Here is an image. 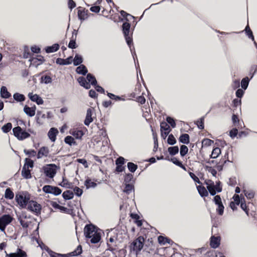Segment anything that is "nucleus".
I'll list each match as a JSON object with an SVG mask.
<instances>
[{
    "label": "nucleus",
    "instance_id": "obj_5",
    "mask_svg": "<svg viewBox=\"0 0 257 257\" xmlns=\"http://www.w3.org/2000/svg\"><path fill=\"white\" fill-rule=\"evenodd\" d=\"M207 188L211 195H215L216 192H220L221 191L222 189L220 186V182L214 184V182L212 181H208L206 183Z\"/></svg>",
    "mask_w": 257,
    "mask_h": 257
},
{
    "label": "nucleus",
    "instance_id": "obj_4",
    "mask_svg": "<svg viewBox=\"0 0 257 257\" xmlns=\"http://www.w3.org/2000/svg\"><path fill=\"white\" fill-rule=\"evenodd\" d=\"M145 239L142 236H139L131 244V249L135 251L136 254L141 250L143 248L144 244Z\"/></svg>",
    "mask_w": 257,
    "mask_h": 257
},
{
    "label": "nucleus",
    "instance_id": "obj_13",
    "mask_svg": "<svg viewBox=\"0 0 257 257\" xmlns=\"http://www.w3.org/2000/svg\"><path fill=\"white\" fill-rule=\"evenodd\" d=\"M70 134L72 135L75 139L81 140L84 133L82 130H78L77 128H73L70 130Z\"/></svg>",
    "mask_w": 257,
    "mask_h": 257
},
{
    "label": "nucleus",
    "instance_id": "obj_41",
    "mask_svg": "<svg viewBox=\"0 0 257 257\" xmlns=\"http://www.w3.org/2000/svg\"><path fill=\"white\" fill-rule=\"evenodd\" d=\"M249 83V79L248 77L244 78L241 82V87L244 90L246 89L248 86Z\"/></svg>",
    "mask_w": 257,
    "mask_h": 257
},
{
    "label": "nucleus",
    "instance_id": "obj_38",
    "mask_svg": "<svg viewBox=\"0 0 257 257\" xmlns=\"http://www.w3.org/2000/svg\"><path fill=\"white\" fill-rule=\"evenodd\" d=\"M243 192L247 198L250 199L254 197V193L252 191H247L245 189H244Z\"/></svg>",
    "mask_w": 257,
    "mask_h": 257
},
{
    "label": "nucleus",
    "instance_id": "obj_56",
    "mask_svg": "<svg viewBox=\"0 0 257 257\" xmlns=\"http://www.w3.org/2000/svg\"><path fill=\"white\" fill-rule=\"evenodd\" d=\"M168 143L170 145H174L176 143V139L172 135H170L168 138Z\"/></svg>",
    "mask_w": 257,
    "mask_h": 257
},
{
    "label": "nucleus",
    "instance_id": "obj_37",
    "mask_svg": "<svg viewBox=\"0 0 257 257\" xmlns=\"http://www.w3.org/2000/svg\"><path fill=\"white\" fill-rule=\"evenodd\" d=\"M14 194L10 188H7L5 191V197L6 198L12 199L14 198Z\"/></svg>",
    "mask_w": 257,
    "mask_h": 257
},
{
    "label": "nucleus",
    "instance_id": "obj_15",
    "mask_svg": "<svg viewBox=\"0 0 257 257\" xmlns=\"http://www.w3.org/2000/svg\"><path fill=\"white\" fill-rule=\"evenodd\" d=\"M58 131L57 128L52 127L50 128L48 133V136L51 141L53 142L56 140V136L58 134Z\"/></svg>",
    "mask_w": 257,
    "mask_h": 257
},
{
    "label": "nucleus",
    "instance_id": "obj_27",
    "mask_svg": "<svg viewBox=\"0 0 257 257\" xmlns=\"http://www.w3.org/2000/svg\"><path fill=\"white\" fill-rule=\"evenodd\" d=\"M19 220L23 227L27 228L29 226L30 222L24 219V214L20 216Z\"/></svg>",
    "mask_w": 257,
    "mask_h": 257
},
{
    "label": "nucleus",
    "instance_id": "obj_32",
    "mask_svg": "<svg viewBox=\"0 0 257 257\" xmlns=\"http://www.w3.org/2000/svg\"><path fill=\"white\" fill-rule=\"evenodd\" d=\"M159 243L161 245H165L166 243H170V239L162 236H159L158 238Z\"/></svg>",
    "mask_w": 257,
    "mask_h": 257
},
{
    "label": "nucleus",
    "instance_id": "obj_3",
    "mask_svg": "<svg viewBox=\"0 0 257 257\" xmlns=\"http://www.w3.org/2000/svg\"><path fill=\"white\" fill-rule=\"evenodd\" d=\"M16 200L21 207L25 208L30 201V195L26 192L19 193L16 195Z\"/></svg>",
    "mask_w": 257,
    "mask_h": 257
},
{
    "label": "nucleus",
    "instance_id": "obj_2",
    "mask_svg": "<svg viewBox=\"0 0 257 257\" xmlns=\"http://www.w3.org/2000/svg\"><path fill=\"white\" fill-rule=\"evenodd\" d=\"M60 167L54 164H47L43 166V170L45 176L52 179L54 177Z\"/></svg>",
    "mask_w": 257,
    "mask_h": 257
},
{
    "label": "nucleus",
    "instance_id": "obj_26",
    "mask_svg": "<svg viewBox=\"0 0 257 257\" xmlns=\"http://www.w3.org/2000/svg\"><path fill=\"white\" fill-rule=\"evenodd\" d=\"M62 196L65 199L69 200L73 198L74 193L70 190H67L63 192Z\"/></svg>",
    "mask_w": 257,
    "mask_h": 257
},
{
    "label": "nucleus",
    "instance_id": "obj_49",
    "mask_svg": "<svg viewBox=\"0 0 257 257\" xmlns=\"http://www.w3.org/2000/svg\"><path fill=\"white\" fill-rule=\"evenodd\" d=\"M196 124L197 125L198 128L199 129L202 130L204 128V117H201L199 120H197L196 122Z\"/></svg>",
    "mask_w": 257,
    "mask_h": 257
},
{
    "label": "nucleus",
    "instance_id": "obj_1",
    "mask_svg": "<svg viewBox=\"0 0 257 257\" xmlns=\"http://www.w3.org/2000/svg\"><path fill=\"white\" fill-rule=\"evenodd\" d=\"M84 232L86 237L90 238L92 243L98 242L101 239L100 231L92 224L87 225L84 229Z\"/></svg>",
    "mask_w": 257,
    "mask_h": 257
},
{
    "label": "nucleus",
    "instance_id": "obj_36",
    "mask_svg": "<svg viewBox=\"0 0 257 257\" xmlns=\"http://www.w3.org/2000/svg\"><path fill=\"white\" fill-rule=\"evenodd\" d=\"M82 62V58L81 56L77 54L75 55L74 60L73 64L74 65L77 66L80 64Z\"/></svg>",
    "mask_w": 257,
    "mask_h": 257
},
{
    "label": "nucleus",
    "instance_id": "obj_11",
    "mask_svg": "<svg viewBox=\"0 0 257 257\" xmlns=\"http://www.w3.org/2000/svg\"><path fill=\"white\" fill-rule=\"evenodd\" d=\"M27 206L28 209L32 212H35L37 214L40 212L41 209V205L35 201L30 200Z\"/></svg>",
    "mask_w": 257,
    "mask_h": 257
},
{
    "label": "nucleus",
    "instance_id": "obj_58",
    "mask_svg": "<svg viewBox=\"0 0 257 257\" xmlns=\"http://www.w3.org/2000/svg\"><path fill=\"white\" fill-rule=\"evenodd\" d=\"M167 121L168 123L170 124L172 127H175L176 126V123L174 119L171 117H168L167 118Z\"/></svg>",
    "mask_w": 257,
    "mask_h": 257
},
{
    "label": "nucleus",
    "instance_id": "obj_46",
    "mask_svg": "<svg viewBox=\"0 0 257 257\" xmlns=\"http://www.w3.org/2000/svg\"><path fill=\"white\" fill-rule=\"evenodd\" d=\"M188 147L185 145H182L180 148V155L181 156H184L188 152Z\"/></svg>",
    "mask_w": 257,
    "mask_h": 257
},
{
    "label": "nucleus",
    "instance_id": "obj_31",
    "mask_svg": "<svg viewBox=\"0 0 257 257\" xmlns=\"http://www.w3.org/2000/svg\"><path fill=\"white\" fill-rule=\"evenodd\" d=\"M161 130L162 131V135H163V130L164 131H167V133H169L171 130L170 128L169 125L165 122H162L161 123Z\"/></svg>",
    "mask_w": 257,
    "mask_h": 257
},
{
    "label": "nucleus",
    "instance_id": "obj_25",
    "mask_svg": "<svg viewBox=\"0 0 257 257\" xmlns=\"http://www.w3.org/2000/svg\"><path fill=\"white\" fill-rule=\"evenodd\" d=\"M77 73L85 75L87 72L86 67L83 65H80L77 67L76 70Z\"/></svg>",
    "mask_w": 257,
    "mask_h": 257
},
{
    "label": "nucleus",
    "instance_id": "obj_20",
    "mask_svg": "<svg viewBox=\"0 0 257 257\" xmlns=\"http://www.w3.org/2000/svg\"><path fill=\"white\" fill-rule=\"evenodd\" d=\"M92 110L90 108H89L87 110L86 116L84 120V124L86 125H89V124L93 121V119L92 118Z\"/></svg>",
    "mask_w": 257,
    "mask_h": 257
},
{
    "label": "nucleus",
    "instance_id": "obj_8",
    "mask_svg": "<svg viewBox=\"0 0 257 257\" xmlns=\"http://www.w3.org/2000/svg\"><path fill=\"white\" fill-rule=\"evenodd\" d=\"M130 24L128 23H124L122 25V30L125 38L126 43L128 46H130L132 43V39L130 36H129V32L130 29Z\"/></svg>",
    "mask_w": 257,
    "mask_h": 257
},
{
    "label": "nucleus",
    "instance_id": "obj_44",
    "mask_svg": "<svg viewBox=\"0 0 257 257\" xmlns=\"http://www.w3.org/2000/svg\"><path fill=\"white\" fill-rule=\"evenodd\" d=\"M12 127V125L11 123L9 122L2 126V130L4 133H8L11 130Z\"/></svg>",
    "mask_w": 257,
    "mask_h": 257
},
{
    "label": "nucleus",
    "instance_id": "obj_57",
    "mask_svg": "<svg viewBox=\"0 0 257 257\" xmlns=\"http://www.w3.org/2000/svg\"><path fill=\"white\" fill-rule=\"evenodd\" d=\"M206 169L210 172L213 176H215L217 174V171L214 169L212 168L211 166H206Z\"/></svg>",
    "mask_w": 257,
    "mask_h": 257
},
{
    "label": "nucleus",
    "instance_id": "obj_62",
    "mask_svg": "<svg viewBox=\"0 0 257 257\" xmlns=\"http://www.w3.org/2000/svg\"><path fill=\"white\" fill-rule=\"evenodd\" d=\"M240 207L241 209L245 212L246 214L248 215V210L247 209L246 205L244 202H243L242 201H241Z\"/></svg>",
    "mask_w": 257,
    "mask_h": 257
},
{
    "label": "nucleus",
    "instance_id": "obj_12",
    "mask_svg": "<svg viewBox=\"0 0 257 257\" xmlns=\"http://www.w3.org/2000/svg\"><path fill=\"white\" fill-rule=\"evenodd\" d=\"M49 150L48 147H41L38 151L37 154V158L41 159L44 157H47L49 156Z\"/></svg>",
    "mask_w": 257,
    "mask_h": 257
},
{
    "label": "nucleus",
    "instance_id": "obj_64",
    "mask_svg": "<svg viewBox=\"0 0 257 257\" xmlns=\"http://www.w3.org/2000/svg\"><path fill=\"white\" fill-rule=\"evenodd\" d=\"M244 92L241 89H238L236 92V95L237 97L240 98L243 95Z\"/></svg>",
    "mask_w": 257,
    "mask_h": 257
},
{
    "label": "nucleus",
    "instance_id": "obj_48",
    "mask_svg": "<svg viewBox=\"0 0 257 257\" xmlns=\"http://www.w3.org/2000/svg\"><path fill=\"white\" fill-rule=\"evenodd\" d=\"M209 256L212 257H225L222 253L220 252H209Z\"/></svg>",
    "mask_w": 257,
    "mask_h": 257
},
{
    "label": "nucleus",
    "instance_id": "obj_22",
    "mask_svg": "<svg viewBox=\"0 0 257 257\" xmlns=\"http://www.w3.org/2000/svg\"><path fill=\"white\" fill-rule=\"evenodd\" d=\"M59 48V45L58 44H54L51 46L47 47L46 48V51L48 53H53L57 51Z\"/></svg>",
    "mask_w": 257,
    "mask_h": 257
},
{
    "label": "nucleus",
    "instance_id": "obj_16",
    "mask_svg": "<svg viewBox=\"0 0 257 257\" xmlns=\"http://www.w3.org/2000/svg\"><path fill=\"white\" fill-rule=\"evenodd\" d=\"M7 256L8 257H26V253L21 249L18 248L16 252L10 254L7 253Z\"/></svg>",
    "mask_w": 257,
    "mask_h": 257
},
{
    "label": "nucleus",
    "instance_id": "obj_54",
    "mask_svg": "<svg viewBox=\"0 0 257 257\" xmlns=\"http://www.w3.org/2000/svg\"><path fill=\"white\" fill-rule=\"evenodd\" d=\"M53 206L55 208L59 209V210H60L62 211L66 212L67 210V208H66V207H64V206H60V205H59V204H58L56 203H53Z\"/></svg>",
    "mask_w": 257,
    "mask_h": 257
},
{
    "label": "nucleus",
    "instance_id": "obj_9",
    "mask_svg": "<svg viewBox=\"0 0 257 257\" xmlns=\"http://www.w3.org/2000/svg\"><path fill=\"white\" fill-rule=\"evenodd\" d=\"M213 201L215 204L217 206L216 211L218 214L222 215L224 212V206L223 205L221 199L219 195H216L214 196Z\"/></svg>",
    "mask_w": 257,
    "mask_h": 257
},
{
    "label": "nucleus",
    "instance_id": "obj_63",
    "mask_svg": "<svg viewBox=\"0 0 257 257\" xmlns=\"http://www.w3.org/2000/svg\"><path fill=\"white\" fill-rule=\"evenodd\" d=\"M237 130L236 128L233 129L230 132V136L231 138H234L237 134Z\"/></svg>",
    "mask_w": 257,
    "mask_h": 257
},
{
    "label": "nucleus",
    "instance_id": "obj_43",
    "mask_svg": "<svg viewBox=\"0 0 257 257\" xmlns=\"http://www.w3.org/2000/svg\"><path fill=\"white\" fill-rule=\"evenodd\" d=\"M85 185L87 188H89L90 187H95L96 185V184L91 181V180L90 179H87L85 182Z\"/></svg>",
    "mask_w": 257,
    "mask_h": 257
},
{
    "label": "nucleus",
    "instance_id": "obj_51",
    "mask_svg": "<svg viewBox=\"0 0 257 257\" xmlns=\"http://www.w3.org/2000/svg\"><path fill=\"white\" fill-rule=\"evenodd\" d=\"M73 192L77 196H80L82 194L83 190L78 187H75L73 189Z\"/></svg>",
    "mask_w": 257,
    "mask_h": 257
},
{
    "label": "nucleus",
    "instance_id": "obj_18",
    "mask_svg": "<svg viewBox=\"0 0 257 257\" xmlns=\"http://www.w3.org/2000/svg\"><path fill=\"white\" fill-rule=\"evenodd\" d=\"M24 111L29 116H33L35 114L36 107L34 106L30 107L27 105H25L24 108Z\"/></svg>",
    "mask_w": 257,
    "mask_h": 257
},
{
    "label": "nucleus",
    "instance_id": "obj_35",
    "mask_svg": "<svg viewBox=\"0 0 257 257\" xmlns=\"http://www.w3.org/2000/svg\"><path fill=\"white\" fill-rule=\"evenodd\" d=\"M22 175L24 178L26 179L31 178L30 171L29 169H26L25 166L22 169Z\"/></svg>",
    "mask_w": 257,
    "mask_h": 257
},
{
    "label": "nucleus",
    "instance_id": "obj_17",
    "mask_svg": "<svg viewBox=\"0 0 257 257\" xmlns=\"http://www.w3.org/2000/svg\"><path fill=\"white\" fill-rule=\"evenodd\" d=\"M72 57L70 56L67 59L57 58L56 63L60 65H69L72 63Z\"/></svg>",
    "mask_w": 257,
    "mask_h": 257
},
{
    "label": "nucleus",
    "instance_id": "obj_6",
    "mask_svg": "<svg viewBox=\"0 0 257 257\" xmlns=\"http://www.w3.org/2000/svg\"><path fill=\"white\" fill-rule=\"evenodd\" d=\"M13 132L14 136L19 140H23L30 137V134L26 132L25 131H23L20 126H17L13 128Z\"/></svg>",
    "mask_w": 257,
    "mask_h": 257
},
{
    "label": "nucleus",
    "instance_id": "obj_30",
    "mask_svg": "<svg viewBox=\"0 0 257 257\" xmlns=\"http://www.w3.org/2000/svg\"><path fill=\"white\" fill-rule=\"evenodd\" d=\"M221 154V150L220 149L218 148H215L212 151V153L211 155V158L213 159H215L217 158L219 155Z\"/></svg>",
    "mask_w": 257,
    "mask_h": 257
},
{
    "label": "nucleus",
    "instance_id": "obj_23",
    "mask_svg": "<svg viewBox=\"0 0 257 257\" xmlns=\"http://www.w3.org/2000/svg\"><path fill=\"white\" fill-rule=\"evenodd\" d=\"M1 96L5 98H8L11 96V94L8 91L6 86H2L1 89Z\"/></svg>",
    "mask_w": 257,
    "mask_h": 257
},
{
    "label": "nucleus",
    "instance_id": "obj_52",
    "mask_svg": "<svg viewBox=\"0 0 257 257\" xmlns=\"http://www.w3.org/2000/svg\"><path fill=\"white\" fill-rule=\"evenodd\" d=\"M134 190V187L132 185L127 184L126 185L125 188L124 189V192H126L127 194L130 193Z\"/></svg>",
    "mask_w": 257,
    "mask_h": 257
},
{
    "label": "nucleus",
    "instance_id": "obj_50",
    "mask_svg": "<svg viewBox=\"0 0 257 257\" xmlns=\"http://www.w3.org/2000/svg\"><path fill=\"white\" fill-rule=\"evenodd\" d=\"M116 239L114 237H110L109 239V241L107 242V245L110 246H116Z\"/></svg>",
    "mask_w": 257,
    "mask_h": 257
},
{
    "label": "nucleus",
    "instance_id": "obj_40",
    "mask_svg": "<svg viewBox=\"0 0 257 257\" xmlns=\"http://www.w3.org/2000/svg\"><path fill=\"white\" fill-rule=\"evenodd\" d=\"M168 152L172 155H175L179 152V148L177 146L170 147L168 148Z\"/></svg>",
    "mask_w": 257,
    "mask_h": 257
},
{
    "label": "nucleus",
    "instance_id": "obj_29",
    "mask_svg": "<svg viewBox=\"0 0 257 257\" xmlns=\"http://www.w3.org/2000/svg\"><path fill=\"white\" fill-rule=\"evenodd\" d=\"M179 141L182 143L187 144L189 143V136L187 134H183L180 136Z\"/></svg>",
    "mask_w": 257,
    "mask_h": 257
},
{
    "label": "nucleus",
    "instance_id": "obj_10",
    "mask_svg": "<svg viewBox=\"0 0 257 257\" xmlns=\"http://www.w3.org/2000/svg\"><path fill=\"white\" fill-rule=\"evenodd\" d=\"M43 191L47 193H51L55 195L60 194L62 192L61 190L58 187L50 185L44 186L43 188Z\"/></svg>",
    "mask_w": 257,
    "mask_h": 257
},
{
    "label": "nucleus",
    "instance_id": "obj_59",
    "mask_svg": "<svg viewBox=\"0 0 257 257\" xmlns=\"http://www.w3.org/2000/svg\"><path fill=\"white\" fill-rule=\"evenodd\" d=\"M124 163V159L123 157H120L117 159L115 161L116 165H123Z\"/></svg>",
    "mask_w": 257,
    "mask_h": 257
},
{
    "label": "nucleus",
    "instance_id": "obj_60",
    "mask_svg": "<svg viewBox=\"0 0 257 257\" xmlns=\"http://www.w3.org/2000/svg\"><path fill=\"white\" fill-rule=\"evenodd\" d=\"M233 199L234 200V202H235L237 205H239L240 203H241L239 196L238 195H234L233 197Z\"/></svg>",
    "mask_w": 257,
    "mask_h": 257
},
{
    "label": "nucleus",
    "instance_id": "obj_34",
    "mask_svg": "<svg viewBox=\"0 0 257 257\" xmlns=\"http://www.w3.org/2000/svg\"><path fill=\"white\" fill-rule=\"evenodd\" d=\"M47 251L50 257H65L66 255L65 254L56 253L49 248L47 249Z\"/></svg>",
    "mask_w": 257,
    "mask_h": 257
},
{
    "label": "nucleus",
    "instance_id": "obj_45",
    "mask_svg": "<svg viewBox=\"0 0 257 257\" xmlns=\"http://www.w3.org/2000/svg\"><path fill=\"white\" fill-rule=\"evenodd\" d=\"M41 81L45 84H48L52 82V78L49 76L46 75L41 77Z\"/></svg>",
    "mask_w": 257,
    "mask_h": 257
},
{
    "label": "nucleus",
    "instance_id": "obj_53",
    "mask_svg": "<svg viewBox=\"0 0 257 257\" xmlns=\"http://www.w3.org/2000/svg\"><path fill=\"white\" fill-rule=\"evenodd\" d=\"M24 153L30 157H34L36 155V152L33 150H25Z\"/></svg>",
    "mask_w": 257,
    "mask_h": 257
},
{
    "label": "nucleus",
    "instance_id": "obj_28",
    "mask_svg": "<svg viewBox=\"0 0 257 257\" xmlns=\"http://www.w3.org/2000/svg\"><path fill=\"white\" fill-rule=\"evenodd\" d=\"M13 97L15 100L18 102L23 101L25 99V96L23 94L19 93H15L13 95Z\"/></svg>",
    "mask_w": 257,
    "mask_h": 257
},
{
    "label": "nucleus",
    "instance_id": "obj_61",
    "mask_svg": "<svg viewBox=\"0 0 257 257\" xmlns=\"http://www.w3.org/2000/svg\"><path fill=\"white\" fill-rule=\"evenodd\" d=\"M189 175L191 177V178H192L195 182L200 183V181H199V178L194 173H193L192 172H190Z\"/></svg>",
    "mask_w": 257,
    "mask_h": 257
},
{
    "label": "nucleus",
    "instance_id": "obj_55",
    "mask_svg": "<svg viewBox=\"0 0 257 257\" xmlns=\"http://www.w3.org/2000/svg\"><path fill=\"white\" fill-rule=\"evenodd\" d=\"M78 16L81 20H84L86 18V14L85 12L79 10L78 11Z\"/></svg>",
    "mask_w": 257,
    "mask_h": 257
},
{
    "label": "nucleus",
    "instance_id": "obj_21",
    "mask_svg": "<svg viewBox=\"0 0 257 257\" xmlns=\"http://www.w3.org/2000/svg\"><path fill=\"white\" fill-rule=\"evenodd\" d=\"M77 81L80 85L86 89H89L90 88V84L87 82V80L83 77H80L77 79Z\"/></svg>",
    "mask_w": 257,
    "mask_h": 257
},
{
    "label": "nucleus",
    "instance_id": "obj_7",
    "mask_svg": "<svg viewBox=\"0 0 257 257\" xmlns=\"http://www.w3.org/2000/svg\"><path fill=\"white\" fill-rule=\"evenodd\" d=\"M13 218L10 215H4L0 218V230L4 231L7 225L10 223Z\"/></svg>",
    "mask_w": 257,
    "mask_h": 257
},
{
    "label": "nucleus",
    "instance_id": "obj_24",
    "mask_svg": "<svg viewBox=\"0 0 257 257\" xmlns=\"http://www.w3.org/2000/svg\"><path fill=\"white\" fill-rule=\"evenodd\" d=\"M197 188L199 194L202 197L207 196L208 195V192L204 187L202 186H198L197 187Z\"/></svg>",
    "mask_w": 257,
    "mask_h": 257
},
{
    "label": "nucleus",
    "instance_id": "obj_42",
    "mask_svg": "<svg viewBox=\"0 0 257 257\" xmlns=\"http://www.w3.org/2000/svg\"><path fill=\"white\" fill-rule=\"evenodd\" d=\"M127 167L131 172H134L137 170L138 166L133 163L129 162L127 163Z\"/></svg>",
    "mask_w": 257,
    "mask_h": 257
},
{
    "label": "nucleus",
    "instance_id": "obj_47",
    "mask_svg": "<svg viewBox=\"0 0 257 257\" xmlns=\"http://www.w3.org/2000/svg\"><path fill=\"white\" fill-rule=\"evenodd\" d=\"M214 143L213 141L209 139H204L202 142V144L204 146H210Z\"/></svg>",
    "mask_w": 257,
    "mask_h": 257
},
{
    "label": "nucleus",
    "instance_id": "obj_39",
    "mask_svg": "<svg viewBox=\"0 0 257 257\" xmlns=\"http://www.w3.org/2000/svg\"><path fill=\"white\" fill-rule=\"evenodd\" d=\"M65 142L71 146L72 144H75L76 142L74 141V139L71 136H67L65 138Z\"/></svg>",
    "mask_w": 257,
    "mask_h": 257
},
{
    "label": "nucleus",
    "instance_id": "obj_33",
    "mask_svg": "<svg viewBox=\"0 0 257 257\" xmlns=\"http://www.w3.org/2000/svg\"><path fill=\"white\" fill-rule=\"evenodd\" d=\"M86 79L88 81V83H91L92 85H96L97 83L96 80L91 74H87Z\"/></svg>",
    "mask_w": 257,
    "mask_h": 257
},
{
    "label": "nucleus",
    "instance_id": "obj_19",
    "mask_svg": "<svg viewBox=\"0 0 257 257\" xmlns=\"http://www.w3.org/2000/svg\"><path fill=\"white\" fill-rule=\"evenodd\" d=\"M220 237L219 236H212L210 239V245L213 248L217 247L220 244Z\"/></svg>",
    "mask_w": 257,
    "mask_h": 257
},
{
    "label": "nucleus",
    "instance_id": "obj_14",
    "mask_svg": "<svg viewBox=\"0 0 257 257\" xmlns=\"http://www.w3.org/2000/svg\"><path fill=\"white\" fill-rule=\"evenodd\" d=\"M28 97L32 101L36 102L38 105L42 104L44 102L42 98L36 94L29 93Z\"/></svg>",
    "mask_w": 257,
    "mask_h": 257
}]
</instances>
